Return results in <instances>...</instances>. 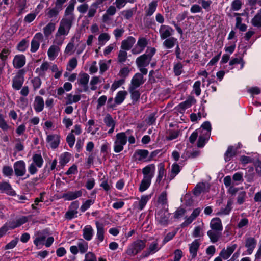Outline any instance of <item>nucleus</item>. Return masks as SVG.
I'll use <instances>...</instances> for the list:
<instances>
[{
  "instance_id": "obj_1",
  "label": "nucleus",
  "mask_w": 261,
  "mask_h": 261,
  "mask_svg": "<svg viewBox=\"0 0 261 261\" xmlns=\"http://www.w3.org/2000/svg\"><path fill=\"white\" fill-rule=\"evenodd\" d=\"M146 243V240L138 239L128 245L125 253L128 256H135L145 248Z\"/></svg>"
},
{
  "instance_id": "obj_2",
  "label": "nucleus",
  "mask_w": 261,
  "mask_h": 261,
  "mask_svg": "<svg viewBox=\"0 0 261 261\" xmlns=\"http://www.w3.org/2000/svg\"><path fill=\"white\" fill-rule=\"evenodd\" d=\"M130 132L127 130L125 132H121L116 134V139L114 143V151L116 153H119L124 149L127 141V135Z\"/></svg>"
},
{
  "instance_id": "obj_3",
  "label": "nucleus",
  "mask_w": 261,
  "mask_h": 261,
  "mask_svg": "<svg viewBox=\"0 0 261 261\" xmlns=\"http://www.w3.org/2000/svg\"><path fill=\"white\" fill-rule=\"evenodd\" d=\"M32 163L28 167V171L30 175H33L36 174L38 171V168L42 167L44 160L40 153L34 154L32 157Z\"/></svg>"
},
{
  "instance_id": "obj_4",
  "label": "nucleus",
  "mask_w": 261,
  "mask_h": 261,
  "mask_svg": "<svg viewBox=\"0 0 261 261\" xmlns=\"http://www.w3.org/2000/svg\"><path fill=\"white\" fill-rule=\"evenodd\" d=\"M155 51V49L153 47L147 48L145 54L138 57L136 61L138 67L147 66L149 64Z\"/></svg>"
},
{
  "instance_id": "obj_5",
  "label": "nucleus",
  "mask_w": 261,
  "mask_h": 261,
  "mask_svg": "<svg viewBox=\"0 0 261 261\" xmlns=\"http://www.w3.org/2000/svg\"><path fill=\"white\" fill-rule=\"evenodd\" d=\"M67 0H56L54 6L47 9L46 15L49 18H57L64 8V4Z\"/></svg>"
},
{
  "instance_id": "obj_6",
  "label": "nucleus",
  "mask_w": 261,
  "mask_h": 261,
  "mask_svg": "<svg viewBox=\"0 0 261 261\" xmlns=\"http://www.w3.org/2000/svg\"><path fill=\"white\" fill-rule=\"evenodd\" d=\"M70 30L59 25L53 40V44L61 46L65 39V37L69 34Z\"/></svg>"
},
{
  "instance_id": "obj_7",
  "label": "nucleus",
  "mask_w": 261,
  "mask_h": 261,
  "mask_svg": "<svg viewBox=\"0 0 261 261\" xmlns=\"http://www.w3.org/2000/svg\"><path fill=\"white\" fill-rule=\"evenodd\" d=\"M149 151L146 149H137L133 155V158L136 162H148Z\"/></svg>"
},
{
  "instance_id": "obj_8",
  "label": "nucleus",
  "mask_w": 261,
  "mask_h": 261,
  "mask_svg": "<svg viewBox=\"0 0 261 261\" xmlns=\"http://www.w3.org/2000/svg\"><path fill=\"white\" fill-rule=\"evenodd\" d=\"M14 171L17 177H21L26 174V164L24 161H17L14 163Z\"/></svg>"
},
{
  "instance_id": "obj_9",
  "label": "nucleus",
  "mask_w": 261,
  "mask_h": 261,
  "mask_svg": "<svg viewBox=\"0 0 261 261\" xmlns=\"http://www.w3.org/2000/svg\"><path fill=\"white\" fill-rule=\"evenodd\" d=\"M24 72L22 70H20L13 79V88L16 90H20L24 83Z\"/></svg>"
},
{
  "instance_id": "obj_10",
  "label": "nucleus",
  "mask_w": 261,
  "mask_h": 261,
  "mask_svg": "<svg viewBox=\"0 0 261 261\" xmlns=\"http://www.w3.org/2000/svg\"><path fill=\"white\" fill-rule=\"evenodd\" d=\"M148 44V40L145 37H139L137 44L132 49L133 54L137 55L142 53Z\"/></svg>"
},
{
  "instance_id": "obj_11",
  "label": "nucleus",
  "mask_w": 261,
  "mask_h": 261,
  "mask_svg": "<svg viewBox=\"0 0 261 261\" xmlns=\"http://www.w3.org/2000/svg\"><path fill=\"white\" fill-rule=\"evenodd\" d=\"M170 215L167 209H163L158 211L155 217L159 223L162 225H166L168 224Z\"/></svg>"
},
{
  "instance_id": "obj_12",
  "label": "nucleus",
  "mask_w": 261,
  "mask_h": 261,
  "mask_svg": "<svg viewBox=\"0 0 261 261\" xmlns=\"http://www.w3.org/2000/svg\"><path fill=\"white\" fill-rule=\"evenodd\" d=\"M196 102V99L193 96H190L185 101L181 102L177 106V110L179 112L182 113L187 109L189 108Z\"/></svg>"
},
{
  "instance_id": "obj_13",
  "label": "nucleus",
  "mask_w": 261,
  "mask_h": 261,
  "mask_svg": "<svg viewBox=\"0 0 261 261\" xmlns=\"http://www.w3.org/2000/svg\"><path fill=\"white\" fill-rule=\"evenodd\" d=\"M43 39V35L40 32L37 33L34 36L31 42L30 51L35 53L39 49L40 42Z\"/></svg>"
},
{
  "instance_id": "obj_14",
  "label": "nucleus",
  "mask_w": 261,
  "mask_h": 261,
  "mask_svg": "<svg viewBox=\"0 0 261 261\" xmlns=\"http://www.w3.org/2000/svg\"><path fill=\"white\" fill-rule=\"evenodd\" d=\"M160 38L164 40L170 37L174 33V30L169 25L162 24L159 28Z\"/></svg>"
},
{
  "instance_id": "obj_15",
  "label": "nucleus",
  "mask_w": 261,
  "mask_h": 261,
  "mask_svg": "<svg viewBox=\"0 0 261 261\" xmlns=\"http://www.w3.org/2000/svg\"><path fill=\"white\" fill-rule=\"evenodd\" d=\"M158 240H154L148 245L146 250L144 252L143 255L146 257L157 252L161 249Z\"/></svg>"
},
{
  "instance_id": "obj_16",
  "label": "nucleus",
  "mask_w": 261,
  "mask_h": 261,
  "mask_svg": "<svg viewBox=\"0 0 261 261\" xmlns=\"http://www.w3.org/2000/svg\"><path fill=\"white\" fill-rule=\"evenodd\" d=\"M75 16H63L59 23V26L70 30L74 21Z\"/></svg>"
},
{
  "instance_id": "obj_17",
  "label": "nucleus",
  "mask_w": 261,
  "mask_h": 261,
  "mask_svg": "<svg viewBox=\"0 0 261 261\" xmlns=\"http://www.w3.org/2000/svg\"><path fill=\"white\" fill-rule=\"evenodd\" d=\"M143 75L140 73H136L132 77L128 87L138 88L145 82Z\"/></svg>"
},
{
  "instance_id": "obj_18",
  "label": "nucleus",
  "mask_w": 261,
  "mask_h": 261,
  "mask_svg": "<svg viewBox=\"0 0 261 261\" xmlns=\"http://www.w3.org/2000/svg\"><path fill=\"white\" fill-rule=\"evenodd\" d=\"M46 142L52 149L57 148L60 142V136L58 134H49L47 135Z\"/></svg>"
},
{
  "instance_id": "obj_19",
  "label": "nucleus",
  "mask_w": 261,
  "mask_h": 261,
  "mask_svg": "<svg viewBox=\"0 0 261 261\" xmlns=\"http://www.w3.org/2000/svg\"><path fill=\"white\" fill-rule=\"evenodd\" d=\"M89 75L86 73H80L79 75V79H78L77 82L79 85H81L82 88V90H79L80 92L82 91L87 92L89 88L88 84L89 80Z\"/></svg>"
},
{
  "instance_id": "obj_20",
  "label": "nucleus",
  "mask_w": 261,
  "mask_h": 261,
  "mask_svg": "<svg viewBox=\"0 0 261 261\" xmlns=\"http://www.w3.org/2000/svg\"><path fill=\"white\" fill-rule=\"evenodd\" d=\"M257 244L256 240L253 237H248L245 240V246L247 248V254L250 255L253 252Z\"/></svg>"
},
{
  "instance_id": "obj_21",
  "label": "nucleus",
  "mask_w": 261,
  "mask_h": 261,
  "mask_svg": "<svg viewBox=\"0 0 261 261\" xmlns=\"http://www.w3.org/2000/svg\"><path fill=\"white\" fill-rule=\"evenodd\" d=\"M237 247L236 244L228 246L226 248H223L219 253V255L224 260L227 259L232 254Z\"/></svg>"
},
{
  "instance_id": "obj_22",
  "label": "nucleus",
  "mask_w": 261,
  "mask_h": 261,
  "mask_svg": "<svg viewBox=\"0 0 261 261\" xmlns=\"http://www.w3.org/2000/svg\"><path fill=\"white\" fill-rule=\"evenodd\" d=\"M82 195V192L81 190L68 191L62 194V198L65 200L71 201L81 197Z\"/></svg>"
},
{
  "instance_id": "obj_23",
  "label": "nucleus",
  "mask_w": 261,
  "mask_h": 261,
  "mask_svg": "<svg viewBox=\"0 0 261 261\" xmlns=\"http://www.w3.org/2000/svg\"><path fill=\"white\" fill-rule=\"evenodd\" d=\"M44 101L43 98L40 96H36L35 97L33 102V108L37 113L41 112L44 108Z\"/></svg>"
},
{
  "instance_id": "obj_24",
  "label": "nucleus",
  "mask_w": 261,
  "mask_h": 261,
  "mask_svg": "<svg viewBox=\"0 0 261 261\" xmlns=\"http://www.w3.org/2000/svg\"><path fill=\"white\" fill-rule=\"evenodd\" d=\"M0 192L4 193L10 196H14L16 193L9 182L4 181L0 182Z\"/></svg>"
},
{
  "instance_id": "obj_25",
  "label": "nucleus",
  "mask_w": 261,
  "mask_h": 261,
  "mask_svg": "<svg viewBox=\"0 0 261 261\" xmlns=\"http://www.w3.org/2000/svg\"><path fill=\"white\" fill-rule=\"evenodd\" d=\"M26 59L23 55H16L13 60V65L15 68H20L25 64Z\"/></svg>"
},
{
  "instance_id": "obj_26",
  "label": "nucleus",
  "mask_w": 261,
  "mask_h": 261,
  "mask_svg": "<svg viewBox=\"0 0 261 261\" xmlns=\"http://www.w3.org/2000/svg\"><path fill=\"white\" fill-rule=\"evenodd\" d=\"M95 225L96 227V239L99 242H101L104 240L105 238V228L102 223L98 221L95 222Z\"/></svg>"
},
{
  "instance_id": "obj_27",
  "label": "nucleus",
  "mask_w": 261,
  "mask_h": 261,
  "mask_svg": "<svg viewBox=\"0 0 261 261\" xmlns=\"http://www.w3.org/2000/svg\"><path fill=\"white\" fill-rule=\"evenodd\" d=\"M153 178L149 176L143 175V179L139 188V191L142 192L146 191L150 187Z\"/></svg>"
},
{
  "instance_id": "obj_28",
  "label": "nucleus",
  "mask_w": 261,
  "mask_h": 261,
  "mask_svg": "<svg viewBox=\"0 0 261 261\" xmlns=\"http://www.w3.org/2000/svg\"><path fill=\"white\" fill-rule=\"evenodd\" d=\"M60 46L56 44H52L47 51V55L50 60H54L58 56L60 51Z\"/></svg>"
},
{
  "instance_id": "obj_29",
  "label": "nucleus",
  "mask_w": 261,
  "mask_h": 261,
  "mask_svg": "<svg viewBox=\"0 0 261 261\" xmlns=\"http://www.w3.org/2000/svg\"><path fill=\"white\" fill-rule=\"evenodd\" d=\"M200 243L199 241L196 239L189 244V251L191 256L194 258L197 256V251L199 249Z\"/></svg>"
},
{
  "instance_id": "obj_30",
  "label": "nucleus",
  "mask_w": 261,
  "mask_h": 261,
  "mask_svg": "<svg viewBox=\"0 0 261 261\" xmlns=\"http://www.w3.org/2000/svg\"><path fill=\"white\" fill-rule=\"evenodd\" d=\"M211 242L215 243L218 242L222 236V230L211 229L207 232Z\"/></svg>"
},
{
  "instance_id": "obj_31",
  "label": "nucleus",
  "mask_w": 261,
  "mask_h": 261,
  "mask_svg": "<svg viewBox=\"0 0 261 261\" xmlns=\"http://www.w3.org/2000/svg\"><path fill=\"white\" fill-rule=\"evenodd\" d=\"M135 42V38L129 36L122 41L121 48L125 50H128L132 47Z\"/></svg>"
},
{
  "instance_id": "obj_32",
  "label": "nucleus",
  "mask_w": 261,
  "mask_h": 261,
  "mask_svg": "<svg viewBox=\"0 0 261 261\" xmlns=\"http://www.w3.org/2000/svg\"><path fill=\"white\" fill-rule=\"evenodd\" d=\"M150 195H142L138 203L137 202H135L134 205H136V208L138 210L142 211L146 205L147 202L150 199Z\"/></svg>"
},
{
  "instance_id": "obj_33",
  "label": "nucleus",
  "mask_w": 261,
  "mask_h": 261,
  "mask_svg": "<svg viewBox=\"0 0 261 261\" xmlns=\"http://www.w3.org/2000/svg\"><path fill=\"white\" fill-rule=\"evenodd\" d=\"M128 91L130 94V98L132 100V103L135 105L140 99L141 93L137 88L131 87L128 88Z\"/></svg>"
},
{
  "instance_id": "obj_34",
  "label": "nucleus",
  "mask_w": 261,
  "mask_h": 261,
  "mask_svg": "<svg viewBox=\"0 0 261 261\" xmlns=\"http://www.w3.org/2000/svg\"><path fill=\"white\" fill-rule=\"evenodd\" d=\"M143 175L153 177L155 172V166L154 164H149L142 169Z\"/></svg>"
},
{
  "instance_id": "obj_35",
  "label": "nucleus",
  "mask_w": 261,
  "mask_h": 261,
  "mask_svg": "<svg viewBox=\"0 0 261 261\" xmlns=\"http://www.w3.org/2000/svg\"><path fill=\"white\" fill-rule=\"evenodd\" d=\"M49 68V64L48 62L45 61L43 62L39 67L36 69L35 72L42 77L45 76L46 72Z\"/></svg>"
},
{
  "instance_id": "obj_36",
  "label": "nucleus",
  "mask_w": 261,
  "mask_h": 261,
  "mask_svg": "<svg viewBox=\"0 0 261 261\" xmlns=\"http://www.w3.org/2000/svg\"><path fill=\"white\" fill-rule=\"evenodd\" d=\"M94 230L91 225H88L83 229V237L86 241H90L93 236Z\"/></svg>"
},
{
  "instance_id": "obj_37",
  "label": "nucleus",
  "mask_w": 261,
  "mask_h": 261,
  "mask_svg": "<svg viewBox=\"0 0 261 261\" xmlns=\"http://www.w3.org/2000/svg\"><path fill=\"white\" fill-rule=\"evenodd\" d=\"M55 29L56 24L55 23L50 22L47 23V24L43 28V32L44 36L46 38L49 37L55 31Z\"/></svg>"
},
{
  "instance_id": "obj_38",
  "label": "nucleus",
  "mask_w": 261,
  "mask_h": 261,
  "mask_svg": "<svg viewBox=\"0 0 261 261\" xmlns=\"http://www.w3.org/2000/svg\"><path fill=\"white\" fill-rule=\"evenodd\" d=\"M210 225L211 229L222 231L223 230L222 222L219 218H214L212 219Z\"/></svg>"
},
{
  "instance_id": "obj_39",
  "label": "nucleus",
  "mask_w": 261,
  "mask_h": 261,
  "mask_svg": "<svg viewBox=\"0 0 261 261\" xmlns=\"http://www.w3.org/2000/svg\"><path fill=\"white\" fill-rule=\"evenodd\" d=\"M178 43L177 39L173 37H170L165 39L163 46L167 49H171Z\"/></svg>"
},
{
  "instance_id": "obj_40",
  "label": "nucleus",
  "mask_w": 261,
  "mask_h": 261,
  "mask_svg": "<svg viewBox=\"0 0 261 261\" xmlns=\"http://www.w3.org/2000/svg\"><path fill=\"white\" fill-rule=\"evenodd\" d=\"M127 92L125 90L119 91L117 93L114 98L115 102L117 105H121L126 98Z\"/></svg>"
},
{
  "instance_id": "obj_41",
  "label": "nucleus",
  "mask_w": 261,
  "mask_h": 261,
  "mask_svg": "<svg viewBox=\"0 0 261 261\" xmlns=\"http://www.w3.org/2000/svg\"><path fill=\"white\" fill-rule=\"evenodd\" d=\"M36 237L34 240V244L36 247H39L40 245H43L44 244L46 235L41 232H38L36 234Z\"/></svg>"
},
{
  "instance_id": "obj_42",
  "label": "nucleus",
  "mask_w": 261,
  "mask_h": 261,
  "mask_svg": "<svg viewBox=\"0 0 261 261\" xmlns=\"http://www.w3.org/2000/svg\"><path fill=\"white\" fill-rule=\"evenodd\" d=\"M239 147H237L234 148L233 146H229L225 154V160L226 162L229 161L236 154L237 149L240 148V144H238Z\"/></svg>"
},
{
  "instance_id": "obj_43",
  "label": "nucleus",
  "mask_w": 261,
  "mask_h": 261,
  "mask_svg": "<svg viewBox=\"0 0 261 261\" xmlns=\"http://www.w3.org/2000/svg\"><path fill=\"white\" fill-rule=\"evenodd\" d=\"M111 36L108 33H102L98 37V44L100 46H104L110 39Z\"/></svg>"
},
{
  "instance_id": "obj_44",
  "label": "nucleus",
  "mask_w": 261,
  "mask_h": 261,
  "mask_svg": "<svg viewBox=\"0 0 261 261\" xmlns=\"http://www.w3.org/2000/svg\"><path fill=\"white\" fill-rule=\"evenodd\" d=\"M81 99V96L80 94L73 95L71 93L68 94L66 97V104L71 105L79 101Z\"/></svg>"
},
{
  "instance_id": "obj_45",
  "label": "nucleus",
  "mask_w": 261,
  "mask_h": 261,
  "mask_svg": "<svg viewBox=\"0 0 261 261\" xmlns=\"http://www.w3.org/2000/svg\"><path fill=\"white\" fill-rule=\"evenodd\" d=\"M233 201L232 200L229 199L227 201V205L225 208H221L220 210L218 212L217 215H228L231 211L232 205Z\"/></svg>"
},
{
  "instance_id": "obj_46",
  "label": "nucleus",
  "mask_w": 261,
  "mask_h": 261,
  "mask_svg": "<svg viewBox=\"0 0 261 261\" xmlns=\"http://www.w3.org/2000/svg\"><path fill=\"white\" fill-rule=\"evenodd\" d=\"M167 196V194L166 192L164 191L161 193L158 198V202L159 204L162 205V208L163 209H168Z\"/></svg>"
},
{
  "instance_id": "obj_47",
  "label": "nucleus",
  "mask_w": 261,
  "mask_h": 261,
  "mask_svg": "<svg viewBox=\"0 0 261 261\" xmlns=\"http://www.w3.org/2000/svg\"><path fill=\"white\" fill-rule=\"evenodd\" d=\"M111 63V60L108 61L100 60L99 62V73L102 74L106 72L109 68L110 65Z\"/></svg>"
},
{
  "instance_id": "obj_48",
  "label": "nucleus",
  "mask_w": 261,
  "mask_h": 261,
  "mask_svg": "<svg viewBox=\"0 0 261 261\" xmlns=\"http://www.w3.org/2000/svg\"><path fill=\"white\" fill-rule=\"evenodd\" d=\"M28 221V217L22 216L16 220L15 222H12L11 223L10 227L13 229L18 227L24 224Z\"/></svg>"
},
{
  "instance_id": "obj_49",
  "label": "nucleus",
  "mask_w": 261,
  "mask_h": 261,
  "mask_svg": "<svg viewBox=\"0 0 261 261\" xmlns=\"http://www.w3.org/2000/svg\"><path fill=\"white\" fill-rule=\"evenodd\" d=\"M157 8V2L153 1L148 5V8L145 11L146 15L147 16H151L155 11Z\"/></svg>"
},
{
  "instance_id": "obj_50",
  "label": "nucleus",
  "mask_w": 261,
  "mask_h": 261,
  "mask_svg": "<svg viewBox=\"0 0 261 261\" xmlns=\"http://www.w3.org/2000/svg\"><path fill=\"white\" fill-rule=\"evenodd\" d=\"M202 130H201V133H203L207 137H210L211 135V132L212 129L211 124L208 121L204 122L201 127Z\"/></svg>"
},
{
  "instance_id": "obj_51",
  "label": "nucleus",
  "mask_w": 261,
  "mask_h": 261,
  "mask_svg": "<svg viewBox=\"0 0 261 261\" xmlns=\"http://www.w3.org/2000/svg\"><path fill=\"white\" fill-rule=\"evenodd\" d=\"M75 39L74 37H73L70 42H69L64 50V53L65 55L70 56L74 53V40Z\"/></svg>"
},
{
  "instance_id": "obj_52",
  "label": "nucleus",
  "mask_w": 261,
  "mask_h": 261,
  "mask_svg": "<svg viewBox=\"0 0 261 261\" xmlns=\"http://www.w3.org/2000/svg\"><path fill=\"white\" fill-rule=\"evenodd\" d=\"M103 122L105 125L108 127L115 126L116 125L115 121L109 114H106L104 118Z\"/></svg>"
},
{
  "instance_id": "obj_53",
  "label": "nucleus",
  "mask_w": 261,
  "mask_h": 261,
  "mask_svg": "<svg viewBox=\"0 0 261 261\" xmlns=\"http://www.w3.org/2000/svg\"><path fill=\"white\" fill-rule=\"evenodd\" d=\"M10 50L6 48H3L1 51L0 59L1 60L2 63H3V64H5L8 58V56L10 54Z\"/></svg>"
},
{
  "instance_id": "obj_54",
  "label": "nucleus",
  "mask_w": 261,
  "mask_h": 261,
  "mask_svg": "<svg viewBox=\"0 0 261 261\" xmlns=\"http://www.w3.org/2000/svg\"><path fill=\"white\" fill-rule=\"evenodd\" d=\"M252 24L256 27H261V9L251 20Z\"/></svg>"
},
{
  "instance_id": "obj_55",
  "label": "nucleus",
  "mask_w": 261,
  "mask_h": 261,
  "mask_svg": "<svg viewBox=\"0 0 261 261\" xmlns=\"http://www.w3.org/2000/svg\"><path fill=\"white\" fill-rule=\"evenodd\" d=\"M99 6L97 5L95 3H93L89 9L88 8L87 17L88 18H92L94 17L96 13L97 9Z\"/></svg>"
},
{
  "instance_id": "obj_56",
  "label": "nucleus",
  "mask_w": 261,
  "mask_h": 261,
  "mask_svg": "<svg viewBox=\"0 0 261 261\" xmlns=\"http://www.w3.org/2000/svg\"><path fill=\"white\" fill-rule=\"evenodd\" d=\"M158 169L156 182L160 183L165 174L164 165L163 163L160 164L158 166Z\"/></svg>"
},
{
  "instance_id": "obj_57",
  "label": "nucleus",
  "mask_w": 261,
  "mask_h": 261,
  "mask_svg": "<svg viewBox=\"0 0 261 261\" xmlns=\"http://www.w3.org/2000/svg\"><path fill=\"white\" fill-rule=\"evenodd\" d=\"M101 83V80L99 76H94L92 77L90 81V89L94 91L97 89V85Z\"/></svg>"
},
{
  "instance_id": "obj_58",
  "label": "nucleus",
  "mask_w": 261,
  "mask_h": 261,
  "mask_svg": "<svg viewBox=\"0 0 261 261\" xmlns=\"http://www.w3.org/2000/svg\"><path fill=\"white\" fill-rule=\"evenodd\" d=\"M180 171V168L177 163H174L171 167L170 178L173 179Z\"/></svg>"
},
{
  "instance_id": "obj_59",
  "label": "nucleus",
  "mask_w": 261,
  "mask_h": 261,
  "mask_svg": "<svg viewBox=\"0 0 261 261\" xmlns=\"http://www.w3.org/2000/svg\"><path fill=\"white\" fill-rule=\"evenodd\" d=\"M77 246L80 252L82 254L87 252L88 248V243L85 242L83 240H81L80 241L78 242Z\"/></svg>"
},
{
  "instance_id": "obj_60",
  "label": "nucleus",
  "mask_w": 261,
  "mask_h": 261,
  "mask_svg": "<svg viewBox=\"0 0 261 261\" xmlns=\"http://www.w3.org/2000/svg\"><path fill=\"white\" fill-rule=\"evenodd\" d=\"M70 160V154L68 152H65L61 155L59 163L61 165L64 166L69 162Z\"/></svg>"
},
{
  "instance_id": "obj_61",
  "label": "nucleus",
  "mask_w": 261,
  "mask_h": 261,
  "mask_svg": "<svg viewBox=\"0 0 261 261\" xmlns=\"http://www.w3.org/2000/svg\"><path fill=\"white\" fill-rule=\"evenodd\" d=\"M200 86L201 82L200 81H196L193 84L192 93L195 94L197 96H199L201 92Z\"/></svg>"
},
{
  "instance_id": "obj_62",
  "label": "nucleus",
  "mask_w": 261,
  "mask_h": 261,
  "mask_svg": "<svg viewBox=\"0 0 261 261\" xmlns=\"http://www.w3.org/2000/svg\"><path fill=\"white\" fill-rule=\"evenodd\" d=\"M50 69L53 72L55 73L54 76L55 79H58L62 75L63 70L62 69H59L56 64L51 65Z\"/></svg>"
},
{
  "instance_id": "obj_63",
  "label": "nucleus",
  "mask_w": 261,
  "mask_h": 261,
  "mask_svg": "<svg viewBox=\"0 0 261 261\" xmlns=\"http://www.w3.org/2000/svg\"><path fill=\"white\" fill-rule=\"evenodd\" d=\"M127 58V53L126 51L122 49L120 50L118 55V62L123 63L126 61Z\"/></svg>"
},
{
  "instance_id": "obj_64",
  "label": "nucleus",
  "mask_w": 261,
  "mask_h": 261,
  "mask_svg": "<svg viewBox=\"0 0 261 261\" xmlns=\"http://www.w3.org/2000/svg\"><path fill=\"white\" fill-rule=\"evenodd\" d=\"M2 173L4 176L11 178L13 174V168L10 166H4L2 168Z\"/></svg>"
}]
</instances>
